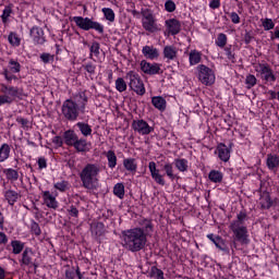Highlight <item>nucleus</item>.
I'll list each match as a JSON object with an SVG mask.
<instances>
[{"label":"nucleus","mask_w":279,"mask_h":279,"mask_svg":"<svg viewBox=\"0 0 279 279\" xmlns=\"http://www.w3.org/2000/svg\"><path fill=\"white\" fill-rule=\"evenodd\" d=\"M54 189L57 191H61V193H64V191H69V182L68 181H61L54 184Z\"/></svg>","instance_id":"obj_46"},{"label":"nucleus","mask_w":279,"mask_h":279,"mask_svg":"<svg viewBox=\"0 0 279 279\" xmlns=\"http://www.w3.org/2000/svg\"><path fill=\"white\" fill-rule=\"evenodd\" d=\"M0 93H2L3 95H7V97H11V99H14V97H21V95H23V89H19V87L1 84Z\"/></svg>","instance_id":"obj_12"},{"label":"nucleus","mask_w":279,"mask_h":279,"mask_svg":"<svg viewBox=\"0 0 279 279\" xmlns=\"http://www.w3.org/2000/svg\"><path fill=\"white\" fill-rule=\"evenodd\" d=\"M116 89L118 93H125L128 90V83H125V80L123 77H119L116 80Z\"/></svg>","instance_id":"obj_37"},{"label":"nucleus","mask_w":279,"mask_h":279,"mask_svg":"<svg viewBox=\"0 0 279 279\" xmlns=\"http://www.w3.org/2000/svg\"><path fill=\"white\" fill-rule=\"evenodd\" d=\"M141 70L146 75H160L162 74V69H160V64L158 63H149L145 60L141 62Z\"/></svg>","instance_id":"obj_10"},{"label":"nucleus","mask_w":279,"mask_h":279,"mask_svg":"<svg viewBox=\"0 0 279 279\" xmlns=\"http://www.w3.org/2000/svg\"><path fill=\"white\" fill-rule=\"evenodd\" d=\"M142 16V24L146 32H150V34H154V32H158V24L156 23V17H154V13L151 12V10H143Z\"/></svg>","instance_id":"obj_6"},{"label":"nucleus","mask_w":279,"mask_h":279,"mask_svg":"<svg viewBox=\"0 0 279 279\" xmlns=\"http://www.w3.org/2000/svg\"><path fill=\"white\" fill-rule=\"evenodd\" d=\"M218 158L222 160V162H228L230 160V148L226 146V144H219L217 147Z\"/></svg>","instance_id":"obj_20"},{"label":"nucleus","mask_w":279,"mask_h":279,"mask_svg":"<svg viewBox=\"0 0 279 279\" xmlns=\"http://www.w3.org/2000/svg\"><path fill=\"white\" fill-rule=\"evenodd\" d=\"M230 229L232 230L235 239L245 245L250 243V240H247V227L245 226H239V225H230Z\"/></svg>","instance_id":"obj_9"},{"label":"nucleus","mask_w":279,"mask_h":279,"mask_svg":"<svg viewBox=\"0 0 279 279\" xmlns=\"http://www.w3.org/2000/svg\"><path fill=\"white\" fill-rule=\"evenodd\" d=\"M77 138L78 137H77V134H75V131L69 130L63 133V141L65 145H68L69 147H73Z\"/></svg>","instance_id":"obj_21"},{"label":"nucleus","mask_w":279,"mask_h":279,"mask_svg":"<svg viewBox=\"0 0 279 279\" xmlns=\"http://www.w3.org/2000/svg\"><path fill=\"white\" fill-rule=\"evenodd\" d=\"M253 39H254V35H252V33L250 32H246L244 35L245 45H250V43H252Z\"/></svg>","instance_id":"obj_59"},{"label":"nucleus","mask_w":279,"mask_h":279,"mask_svg":"<svg viewBox=\"0 0 279 279\" xmlns=\"http://www.w3.org/2000/svg\"><path fill=\"white\" fill-rule=\"evenodd\" d=\"M256 76H254V74H250L246 76L245 78V84H246V88H254V86H256Z\"/></svg>","instance_id":"obj_44"},{"label":"nucleus","mask_w":279,"mask_h":279,"mask_svg":"<svg viewBox=\"0 0 279 279\" xmlns=\"http://www.w3.org/2000/svg\"><path fill=\"white\" fill-rule=\"evenodd\" d=\"M22 264L26 267H34L35 269H38V263L34 260V252L32 250L26 248L22 254Z\"/></svg>","instance_id":"obj_13"},{"label":"nucleus","mask_w":279,"mask_h":279,"mask_svg":"<svg viewBox=\"0 0 279 279\" xmlns=\"http://www.w3.org/2000/svg\"><path fill=\"white\" fill-rule=\"evenodd\" d=\"M13 254H21L23 252V243L21 241H12Z\"/></svg>","instance_id":"obj_45"},{"label":"nucleus","mask_w":279,"mask_h":279,"mask_svg":"<svg viewBox=\"0 0 279 279\" xmlns=\"http://www.w3.org/2000/svg\"><path fill=\"white\" fill-rule=\"evenodd\" d=\"M38 167L39 169H47V159H45L44 157H40L38 159Z\"/></svg>","instance_id":"obj_62"},{"label":"nucleus","mask_w":279,"mask_h":279,"mask_svg":"<svg viewBox=\"0 0 279 279\" xmlns=\"http://www.w3.org/2000/svg\"><path fill=\"white\" fill-rule=\"evenodd\" d=\"M263 27L266 32H269V29H274V27H276V24L272 19H265L263 21Z\"/></svg>","instance_id":"obj_47"},{"label":"nucleus","mask_w":279,"mask_h":279,"mask_svg":"<svg viewBox=\"0 0 279 279\" xmlns=\"http://www.w3.org/2000/svg\"><path fill=\"white\" fill-rule=\"evenodd\" d=\"M16 122L20 123L24 129L29 128V120L25 118L17 117Z\"/></svg>","instance_id":"obj_56"},{"label":"nucleus","mask_w":279,"mask_h":279,"mask_svg":"<svg viewBox=\"0 0 279 279\" xmlns=\"http://www.w3.org/2000/svg\"><path fill=\"white\" fill-rule=\"evenodd\" d=\"M9 43H10V45L19 47V45H21V39L19 38V36H16V34L11 33L9 35Z\"/></svg>","instance_id":"obj_48"},{"label":"nucleus","mask_w":279,"mask_h":279,"mask_svg":"<svg viewBox=\"0 0 279 279\" xmlns=\"http://www.w3.org/2000/svg\"><path fill=\"white\" fill-rule=\"evenodd\" d=\"M72 147H74L76 151H86V147H87L86 140H80L77 137V140L75 141Z\"/></svg>","instance_id":"obj_41"},{"label":"nucleus","mask_w":279,"mask_h":279,"mask_svg":"<svg viewBox=\"0 0 279 279\" xmlns=\"http://www.w3.org/2000/svg\"><path fill=\"white\" fill-rule=\"evenodd\" d=\"M221 5V2L219 0H211L209 3V7L211 10H217Z\"/></svg>","instance_id":"obj_63"},{"label":"nucleus","mask_w":279,"mask_h":279,"mask_svg":"<svg viewBox=\"0 0 279 279\" xmlns=\"http://www.w3.org/2000/svg\"><path fill=\"white\" fill-rule=\"evenodd\" d=\"M216 45L217 47H220L221 49H223V47L228 45V36L223 33L218 34V37L216 39Z\"/></svg>","instance_id":"obj_40"},{"label":"nucleus","mask_w":279,"mask_h":279,"mask_svg":"<svg viewBox=\"0 0 279 279\" xmlns=\"http://www.w3.org/2000/svg\"><path fill=\"white\" fill-rule=\"evenodd\" d=\"M3 75L8 82H11L12 80H17L16 75L10 74V71L4 70Z\"/></svg>","instance_id":"obj_58"},{"label":"nucleus","mask_w":279,"mask_h":279,"mask_svg":"<svg viewBox=\"0 0 279 279\" xmlns=\"http://www.w3.org/2000/svg\"><path fill=\"white\" fill-rule=\"evenodd\" d=\"M123 167L126 171H131V173H136L137 165L136 159L134 158H126L123 160Z\"/></svg>","instance_id":"obj_24"},{"label":"nucleus","mask_w":279,"mask_h":279,"mask_svg":"<svg viewBox=\"0 0 279 279\" xmlns=\"http://www.w3.org/2000/svg\"><path fill=\"white\" fill-rule=\"evenodd\" d=\"M163 56L168 60H175L178 58V49L173 46H166L163 48Z\"/></svg>","instance_id":"obj_23"},{"label":"nucleus","mask_w":279,"mask_h":279,"mask_svg":"<svg viewBox=\"0 0 279 279\" xmlns=\"http://www.w3.org/2000/svg\"><path fill=\"white\" fill-rule=\"evenodd\" d=\"M230 19H231L232 23H234L235 25H239V23H241V17L239 16V14L236 12L230 13Z\"/></svg>","instance_id":"obj_57"},{"label":"nucleus","mask_w":279,"mask_h":279,"mask_svg":"<svg viewBox=\"0 0 279 279\" xmlns=\"http://www.w3.org/2000/svg\"><path fill=\"white\" fill-rule=\"evenodd\" d=\"M202 62V53L197 52L196 50L190 52V64L195 65Z\"/></svg>","instance_id":"obj_36"},{"label":"nucleus","mask_w":279,"mask_h":279,"mask_svg":"<svg viewBox=\"0 0 279 279\" xmlns=\"http://www.w3.org/2000/svg\"><path fill=\"white\" fill-rule=\"evenodd\" d=\"M14 101V99H12V97L8 96V95H0V106H3V104H12Z\"/></svg>","instance_id":"obj_53"},{"label":"nucleus","mask_w":279,"mask_h":279,"mask_svg":"<svg viewBox=\"0 0 279 279\" xmlns=\"http://www.w3.org/2000/svg\"><path fill=\"white\" fill-rule=\"evenodd\" d=\"M102 14L105 15L107 21H110V23H114V11L110 8L102 9Z\"/></svg>","instance_id":"obj_42"},{"label":"nucleus","mask_w":279,"mask_h":279,"mask_svg":"<svg viewBox=\"0 0 279 279\" xmlns=\"http://www.w3.org/2000/svg\"><path fill=\"white\" fill-rule=\"evenodd\" d=\"M197 69L199 82L205 86H213L215 84V72L204 64L198 65Z\"/></svg>","instance_id":"obj_7"},{"label":"nucleus","mask_w":279,"mask_h":279,"mask_svg":"<svg viewBox=\"0 0 279 279\" xmlns=\"http://www.w3.org/2000/svg\"><path fill=\"white\" fill-rule=\"evenodd\" d=\"M52 143H54V145H58V147H62V145L64 144V142L62 141V136H56L52 140Z\"/></svg>","instance_id":"obj_64"},{"label":"nucleus","mask_w":279,"mask_h":279,"mask_svg":"<svg viewBox=\"0 0 279 279\" xmlns=\"http://www.w3.org/2000/svg\"><path fill=\"white\" fill-rule=\"evenodd\" d=\"M99 49H100L99 44L97 41H93L90 46V53H94L95 56H99Z\"/></svg>","instance_id":"obj_54"},{"label":"nucleus","mask_w":279,"mask_h":279,"mask_svg":"<svg viewBox=\"0 0 279 279\" xmlns=\"http://www.w3.org/2000/svg\"><path fill=\"white\" fill-rule=\"evenodd\" d=\"M141 226L143 227V231L145 234H149V232H154V225L151 223V220L144 219L141 221Z\"/></svg>","instance_id":"obj_39"},{"label":"nucleus","mask_w":279,"mask_h":279,"mask_svg":"<svg viewBox=\"0 0 279 279\" xmlns=\"http://www.w3.org/2000/svg\"><path fill=\"white\" fill-rule=\"evenodd\" d=\"M9 64L11 66L12 73H21V63L11 59Z\"/></svg>","instance_id":"obj_49"},{"label":"nucleus","mask_w":279,"mask_h":279,"mask_svg":"<svg viewBox=\"0 0 279 279\" xmlns=\"http://www.w3.org/2000/svg\"><path fill=\"white\" fill-rule=\"evenodd\" d=\"M151 104L153 106H155V108H157V110H166L167 109V100H165V98L157 96V97H153L151 99Z\"/></svg>","instance_id":"obj_25"},{"label":"nucleus","mask_w":279,"mask_h":279,"mask_svg":"<svg viewBox=\"0 0 279 279\" xmlns=\"http://www.w3.org/2000/svg\"><path fill=\"white\" fill-rule=\"evenodd\" d=\"M76 125L80 129L83 136H90V134H93V129L90 128V125L84 122H78Z\"/></svg>","instance_id":"obj_35"},{"label":"nucleus","mask_w":279,"mask_h":279,"mask_svg":"<svg viewBox=\"0 0 279 279\" xmlns=\"http://www.w3.org/2000/svg\"><path fill=\"white\" fill-rule=\"evenodd\" d=\"M247 221V214L245 211H240L238 214L236 220L231 223V226H243Z\"/></svg>","instance_id":"obj_38"},{"label":"nucleus","mask_w":279,"mask_h":279,"mask_svg":"<svg viewBox=\"0 0 279 279\" xmlns=\"http://www.w3.org/2000/svg\"><path fill=\"white\" fill-rule=\"evenodd\" d=\"M10 145L8 144H2L0 147V162H5L10 158Z\"/></svg>","instance_id":"obj_29"},{"label":"nucleus","mask_w":279,"mask_h":279,"mask_svg":"<svg viewBox=\"0 0 279 279\" xmlns=\"http://www.w3.org/2000/svg\"><path fill=\"white\" fill-rule=\"evenodd\" d=\"M113 195L119 197V199H123L125 197V185L123 183H117L113 187Z\"/></svg>","instance_id":"obj_33"},{"label":"nucleus","mask_w":279,"mask_h":279,"mask_svg":"<svg viewBox=\"0 0 279 279\" xmlns=\"http://www.w3.org/2000/svg\"><path fill=\"white\" fill-rule=\"evenodd\" d=\"M142 52L148 60H156L160 56V52L154 46H144Z\"/></svg>","instance_id":"obj_19"},{"label":"nucleus","mask_w":279,"mask_h":279,"mask_svg":"<svg viewBox=\"0 0 279 279\" xmlns=\"http://www.w3.org/2000/svg\"><path fill=\"white\" fill-rule=\"evenodd\" d=\"M72 21L75 22L76 27H80V29H84V32L95 29L96 32H98V34H104V25L98 22H94L88 17L74 16Z\"/></svg>","instance_id":"obj_5"},{"label":"nucleus","mask_w":279,"mask_h":279,"mask_svg":"<svg viewBox=\"0 0 279 279\" xmlns=\"http://www.w3.org/2000/svg\"><path fill=\"white\" fill-rule=\"evenodd\" d=\"M40 60L45 64H49V62H53L54 57H53V54L44 52V53L40 54Z\"/></svg>","instance_id":"obj_50"},{"label":"nucleus","mask_w":279,"mask_h":279,"mask_svg":"<svg viewBox=\"0 0 279 279\" xmlns=\"http://www.w3.org/2000/svg\"><path fill=\"white\" fill-rule=\"evenodd\" d=\"M31 232L33 234H35L36 236H40V234H41L40 226L36 221L32 222V225H31Z\"/></svg>","instance_id":"obj_51"},{"label":"nucleus","mask_w":279,"mask_h":279,"mask_svg":"<svg viewBox=\"0 0 279 279\" xmlns=\"http://www.w3.org/2000/svg\"><path fill=\"white\" fill-rule=\"evenodd\" d=\"M124 247L129 252H141L147 245V233L141 228H134L122 232Z\"/></svg>","instance_id":"obj_1"},{"label":"nucleus","mask_w":279,"mask_h":279,"mask_svg":"<svg viewBox=\"0 0 279 279\" xmlns=\"http://www.w3.org/2000/svg\"><path fill=\"white\" fill-rule=\"evenodd\" d=\"M255 71L260 73L262 80H265V82H276V75L274 74V70H271L269 64L258 63L255 66Z\"/></svg>","instance_id":"obj_8"},{"label":"nucleus","mask_w":279,"mask_h":279,"mask_svg":"<svg viewBox=\"0 0 279 279\" xmlns=\"http://www.w3.org/2000/svg\"><path fill=\"white\" fill-rule=\"evenodd\" d=\"M210 182L220 183L223 181V173L219 170H211L208 174Z\"/></svg>","instance_id":"obj_30"},{"label":"nucleus","mask_w":279,"mask_h":279,"mask_svg":"<svg viewBox=\"0 0 279 279\" xmlns=\"http://www.w3.org/2000/svg\"><path fill=\"white\" fill-rule=\"evenodd\" d=\"M266 166L268 167L269 171H278L279 167V156L274 154H268L266 158Z\"/></svg>","instance_id":"obj_18"},{"label":"nucleus","mask_w":279,"mask_h":279,"mask_svg":"<svg viewBox=\"0 0 279 279\" xmlns=\"http://www.w3.org/2000/svg\"><path fill=\"white\" fill-rule=\"evenodd\" d=\"M31 36L34 39V43H36V45L45 44V32L43 31V28L34 26L31 29Z\"/></svg>","instance_id":"obj_15"},{"label":"nucleus","mask_w":279,"mask_h":279,"mask_svg":"<svg viewBox=\"0 0 279 279\" xmlns=\"http://www.w3.org/2000/svg\"><path fill=\"white\" fill-rule=\"evenodd\" d=\"M163 171H166V175H168V178H170V180H175V174H173V165L166 163L163 166Z\"/></svg>","instance_id":"obj_43"},{"label":"nucleus","mask_w":279,"mask_h":279,"mask_svg":"<svg viewBox=\"0 0 279 279\" xmlns=\"http://www.w3.org/2000/svg\"><path fill=\"white\" fill-rule=\"evenodd\" d=\"M165 8L167 12H175V2L172 0H168L165 3Z\"/></svg>","instance_id":"obj_52"},{"label":"nucleus","mask_w":279,"mask_h":279,"mask_svg":"<svg viewBox=\"0 0 279 279\" xmlns=\"http://www.w3.org/2000/svg\"><path fill=\"white\" fill-rule=\"evenodd\" d=\"M104 154L106 155V158L108 160L109 169H114V167H117V154H114V150H108Z\"/></svg>","instance_id":"obj_27"},{"label":"nucleus","mask_w":279,"mask_h":279,"mask_svg":"<svg viewBox=\"0 0 279 279\" xmlns=\"http://www.w3.org/2000/svg\"><path fill=\"white\" fill-rule=\"evenodd\" d=\"M3 173L9 182H16L19 180V170L8 168L3 170Z\"/></svg>","instance_id":"obj_26"},{"label":"nucleus","mask_w":279,"mask_h":279,"mask_svg":"<svg viewBox=\"0 0 279 279\" xmlns=\"http://www.w3.org/2000/svg\"><path fill=\"white\" fill-rule=\"evenodd\" d=\"M99 171L101 168L97 163H87L80 173L81 182L87 191H96L99 186Z\"/></svg>","instance_id":"obj_3"},{"label":"nucleus","mask_w":279,"mask_h":279,"mask_svg":"<svg viewBox=\"0 0 279 279\" xmlns=\"http://www.w3.org/2000/svg\"><path fill=\"white\" fill-rule=\"evenodd\" d=\"M69 215L71 217H77L80 215V210H77V207L71 206L69 209Z\"/></svg>","instance_id":"obj_61"},{"label":"nucleus","mask_w":279,"mask_h":279,"mask_svg":"<svg viewBox=\"0 0 279 279\" xmlns=\"http://www.w3.org/2000/svg\"><path fill=\"white\" fill-rule=\"evenodd\" d=\"M44 201L46 206H48V208H53V210L58 208V202L56 201V197L51 195L50 192H44Z\"/></svg>","instance_id":"obj_22"},{"label":"nucleus","mask_w":279,"mask_h":279,"mask_svg":"<svg viewBox=\"0 0 279 279\" xmlns=\"http://www.w3.org/2000/svg\"><path fill=\"white\" fill-rule=\"evenodd\" d=\"M174 166L178 171L184 173V171H189V160L186 159H174Z\"/></svg>","instance_id":"obj_31"},{"label":"nucleus","mask_w":279,"mask_h":279,"mask_svg":"<svg viewBox=\"0 0 279 279\" xmlns=\"http://www.w3.org/2000/svg\"><path fill=\"white\" fill-rule=\"evenodd\" d=\"M166 25L172 36L180 34V31L182 29V24L175 19L167 20Z\"/></svg>","instance_id":"obj_17"},{"label":"nucleus","mask_w":279,"mask_h":279,"mask_svg":"<svg viewBox=\"0 0 279 279\" xmlns=\"http://www.w3.org/2000/svg\"><path fill=\"white\" fill-rule=\"evenodd\" d=\"M83 69H85V71H87V73H89L90 75H94L97 66H95V64H93V63H87V64L83 65Z\"/></svg>","instance_id":"obj_55"},{"label":"nucleus","mask_w":279,"mask_h":279,"mask_svg":"<svg viewBox=\"0 0 279 279\" xmlns=\"http://www.w3.org/2000/svg\"><path fill=\"white\" fill-rule=\"evenodd\" d=\"M225 51L228 60H231V62H234V54L232 53V49L227 47L225 48Z\"/></svg>","instance_id":"obj_60"},{"label":"nucleus","mask_w":279,"mask_h":279,"mask_svg":"<svg viewBox=\"0 0 279 279\" xmlns=\"http://www.w3.org/2000/svg\"><path fill=\"white\" fill-rule=\"evenodd\" d=\"M149 278L155 279H165V272L160 270L158 267L153 266L148 272Z\"/></svg>","instance_id":"obj_34"},{"label":"nucleus","mask_w":279,"mask_h":279,"mask_svg":"<svg viewBox=\"0 0 279 279\" xmlns=\"http://www.w3.org/2000/svg\"><path fill=\"white\" fill-rule=\"evenodd\" d=\"M132 128L135 132H138V134L142 135L151 134V132H154V128L149 126L145 120H134Z\"/></svg>","instance_id":"obj_11"},{"label":"nucleus","mask_w":279,"mask_h":279,"mask_svg":"<svg viewBox=\"0 0 279 279\" xmlns=\"http://www.w3.org/2000/svg\"><path fill=\"white\" fill-rule=\"evenodd\" d=\"M75 99L81 101L80 106L71 99L65 100L62 105V114L68 121H77L80 110L84 112L86 109V104H88V97H86V93L84 92L76 95Z\"/></svg>","instance_id":"obj_2"},{"label":"nucleus","mask_w":279,"mask_h":279,"mask_svg":"<svg viewBox=\"0 0 279 279\" xmlns=\"http://www.w3.org/2000/svg\"><path fill=\"white\" fill-rule=\"evenodd\" d=\"M4 197L10 206H14V203L16 199H19V194L14 190H8L4 194Z\"/></svg>","instance_id":"obj_28"},{"label":"nucleus","mask_w":279,"mask_h":279,"mask_svg":"<svg viewBox=\"0 0 279 279\" xmlns=\"http://www.w3.org/2000/svg\"><path fill=\"white\" fill-rule=\"evenodd\" d=\"M148 167L153 180H155V182L160 186H165V178L162 174H160V170L156 169V162L150 161Z\"/></svg>","instance_id":"obj_14"},{"label":"nucleus","mask_w":279,"mask_h":279,"mask_svg":"<svg viewBox=\"0 0 279 279\" xmlns=\"http://www.w3.org/2000/svg\"><path fill=\"white\" fill-rule=\"evenodd\" d=\"M274 205L271 202V196L269 194H264L260 198V207L264 210H269V208Z\"/></svg>","instance_id":"obj_32"},{"label":"nucleus","mask_w":279,"mask_h":279,"mask_svg":"<svg viewBox=\"0 0 279 279\" xmlns=\"http://www.w3.org/2000/svg\"><path fill=\"white\" fill-rule=\"evenodd\" d=\"M207 239H209V241L214 243L216 247H218V250H221L222 252H228V244H226L223 238L210 233L207 235Z\"/></svg>","instance_id":"obj_16"},{"label":"nucleus","mask_w":279,"mask_h":279,"mask_svg":"<svg viewBox=\"0 0 279 279\" xmlns=\"http://www.w3.org/2000/svg\"><path fill=\"white\" fill-rule=\"evenodd\" d=\"M124 80L129 82L131 90H134L136 95H140L141 97L145 95V84L143 83V80L141 78V75H138V73L130 71L124 76Z\"/></svg>","instance_id":"obj_4"}]
</instances>
